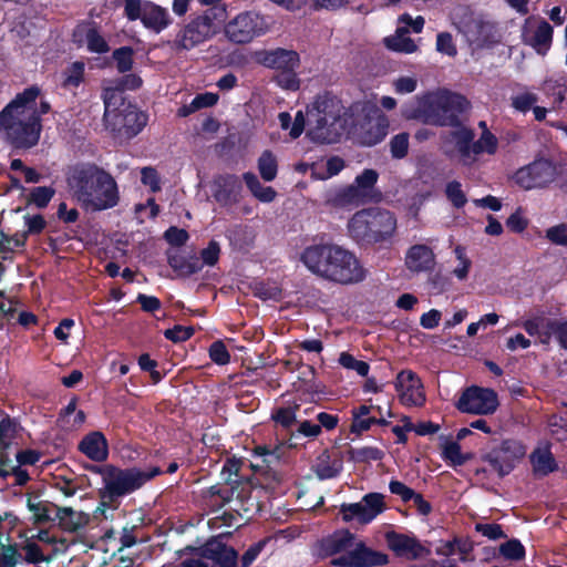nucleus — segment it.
I'll use <instances>...</instances> for the list:
<instances>
[{
    "instance_id": "nucleus-51",
    "label": "nucleus",
    "mask_w": 567,
    "mask_h": 567,
    "mask_svg": "<svg viewBox=\"0 0 567 567\" xmlns=\"http://www.w3.org/2000/svg\"><path fill=\"white\" fill-rule=\"evenodd\" d=\"M339 363L348 370L355 371L360 377H367L370 371L368 362L355 359L349 352H342L340 354Z\"/></svg>"
},
{
    "instance_id": "nucleus-27",
    "label": "nucleus",
    "mask_w": 567,
    "mask_h": 567,
    "mask_svg": "<svg viewBox=\"0 0 567 567\" xmlns=\"http://www.w3.org/2000/svg\"><path fill=\"white\" fill-rule=\"evenodd\" d=\"M529 461L533 472L537 476H547L558 470V464L549 447L535 449L529 455Z\"/></svg>"
},
{
    "instance_id": "nucleus-52",
    "label": "nucleus",
    "mask_w": 567,
    "mask_h": 567,
    "mask_svg": "<svg viewBox=\"0 0 567 567\" xmlns=\"http://www.w3.org/2000/svg\"><path fill=\"white\" fill-rule=\"evenodd\" d=\"M18 425V421L9 415H6L0 421V452L4 451L9 446V443L6 440L13 439L16 436Z\"/></svg>"
},
{
    "instance_id": "nucleus-35",
    "label": "nucleus",
    "mask_w": 567,
    "mask_h": 567,
    "mask_svg": "<svg viewBox=\"0 0 567 567\" xmlns=\"http://www.w3.org/2000/svg\"><path fill=\"white\" fill-rule=\"evenodd\" d=\"M553 32V27L546 20H542L538 23L529 44L538 53H545L550 48Z\"/></svg>"
},
{
    "instance_id": "nucleus-58",
    "label": "nucleus",
    "mask_w": 567,
    "mask_h": 567,
    "mask_svg": "<svg viewBox=\"0 0 567 567\" xmlns=\"http://www.w3.org/2000/svg\"><path fill=\"white\" fill-rule=\"evenodd\" d=\"M436 50L440 53L446 54L449 56H456L457 48L450 32H440L436 35Z\"/></svg>"
},
{
    "instance_id": "nucleus-54",
    "label": "nucleus",
    "mask_w": 567,
    "mask_h": 567,
    "mask_svg": "<svg viewBox=\"0 0 567 567\" xmlns=\"http://www.w3.org/2000/svg\"><path fill=\"white\" fill-rule=\"evenodd\" d=\"M28 233L14 234L8 236L3 231H0V252H12L14 248H20L25 245Z\"/></svg>"
},
{
    "instance_id": "nucleus-22",
    "label": "nucleus",
    "mask_w": 567,
    "mask_h": 567,
    "mask_svg": "<svg viewBox=\"0 0 567 567\" xmlns=\"http://www.w3.org/2000/svg\"><path fill=\"white\" fill-rule=\"evenodd\" d=\"M78 451L95 463H104L110 455L109 442L101 431H91L78 443Z\"/></svg>"
},
{
    "instance_id": "nucleus-40",
    "label": "nucleus",
    "mask_w": 567,
    "mask_h": 567,
    "mask_svg": "<svg viewBox=\"0 0 567 567\" xmlns=\"http://www.w3.org/2000/svg\"><path fill=\"white\" fill-rule=\"evenodd\" d=\"M244 464L243 458H237L236 456L227 457L223 468L221 474L225 476L226 485L225 486H238L241 482L243 476L239 475L240 468Z\"/></svg>"
},
{
    "instance_id": "nucleus-18",
    "label": "nucleus",
    "mask_w": 567,
    "mask_h": 567,
    "mask_svg": "<svg viewBox=\"0 0 567 567\" xmlns=\"http://www.w3.org/2000/svg\"><path fill=\"white\" fill-rule=\"evenodd\" d=\"M394 388L404 405L422 406L425 403L423 383L414 371L409 369L400 371L395 378Z\"/></svg>"
},
{
    "instance_id": "nucleus-56",
    "label": "nucleus",
    "mask_w": 567,
    "mask_h": 567,
    "mask_svg": "<svg viewBox=\"0 0 567 567\" xmlns=\"http://www.w3.org/2000/svg\"><path fill=\"white\" fill-rule=\"evenodd\" d=\"M195 333L194 327H185L181 324H175L173 328L166 329L164 331V337L174 342L179 343L189 340Z\"/></svg>"
},
{
    "instance_id": "nucleus-41",
    "label": "nucleus",
    "mask_w": 567,
    "mask_h": 567,
    "mask_svg": "<svg viewBox=\"0 0 567 567\" xmlns=\"http://www.w3.org/2000/svg\"><path fill=\"white\" fill-rule=\"evenodd\" d=\"M55 194V189L51 186H37L30 189L27 204L34 205L38 208H45Z\"/></svg>"
},
{
    "instance_id": "nucleus-47",
    "label": "nucleus",
    "mask_w": 567,
    "mask_h": 567,
    "mask_svg": "<svg viewBox=\"0 0 567 567\" xmlns=\"http://www.w3.org/2000/svg\"><path fill=\"white\" fill-rule=\"evenodd\" d=\"M445 196L453 207L460 209L467 203L466 194L462 189V184L458 181H451L445 186Z\"/></svg>"
},
{
    "instance_id": "nucleus-60",
    "label": "nucleus",
    "mask_w": 567,
    "mask_h": 567,
    "mask_svg": "<svg viewBox=\"0 0 567 567\" xmlns=\"http://www.w3.org/2000/svg\"><path fill=\"white\" fill-rule=\"evenodd\" d=\"M218 94L205 92L197 94L189 104L188 112H196L200 109L212 107L218 102Z\"/></svg>"
},
{
    "instance_id": "nucleus-59",
    "label": "nucleus",
    "mask_w": 567,
    "mask_h": 567,
    "mask_svg": "<svg viewBox=\"0 0 567 567\" xmlns=\"http://www.w3.org/2000/svg\"><path fill=\"white\" fill-rule=\"evenodd\" d=\"M461 445L457 441L445 442L442 450V457L445 461H450L453 466H462L463 461L461 458Z\"/></svg>"
},
{
    "instance_id": "nucleus-17",
    "label": "nucleus",
    "mask_w": 567,
    "mask_h": 567,
    "mask_svg": "<svg viewBox=\"0 0 567 567\" xmlns=\"http://www.w3.org/2000/svg\"><path fill=\"white\" fill-rule=\"evenodd\" d=\"M452 131L441 135L444 154L452 158L457 156L460 162L470 166V142L473 136V128L463 124L452 126Z\"/></svg>"
},
{
    "instance_id": "nucleus-5",
    "label": "nucleus",
    "mask_w": 567,
    "mask_h": 567,
    "mask_svg": "<svg viewBox=\"0 0 567 567\" xmlns=\"http://www.w3.org/2000/svg\"><path fill=\"white\" fill-rule=\"evenodd\" d=\"M343 110L341 100L331 92L318 94L307 106L308 120L312 124L307 133L309 138L317 144L340 142L347 128Z\"/></svg>"
},
{
    "instance_id": "nucleus-50",
    "label": "nucleus",
    "mask_w": 567,
    "mask_h": 567,
    "mask_svg": "<svg viewBox=\"0 0 567 567\" xmlns=\"http://www.w3.org/2000/svg\"><path fill=\"white\" fill-rule=\"evenodd\" d=\"M298 409V404H295L293 406L279 408L271 414V419L284 429H289L297 422L296 413Z\"/></svg>"
},
{
    "instance_id": "nucleus-42",
    "label": "nucleus",
    "mask_w": 567,
    "mask_h": 567,
    "mask_svg": "<svg viewBox=\"0 0 567 567\" xmlns=\"http://www.w3.org/2000/svg\"><path fill=\"white\" fill-rule=\"evenodd\" d=\"M112 58L115 61L117 72L127 73L134 64V49L128 45L120 47L113 51Z\"/></svg>"
},
{
    "instance_id": "nucleus-8",
    "label": "nucleus",
    "mask_w": 567,
    "mask_h": 567,
    "mask_svg": "<svg viewBox=\"0 0 567 567\" xmlns=\"http://www.w3.org/2000/svg\"><path fill=\"white\" fill-rule=\"evenodd\" d=\"M378 181L379 173L375 169L364 168L351 184L336 192L334 204L341 207L379 204L383 199V194L377 188Z\"/></svg>"
},
{
    "instance_id": "nucleus-31",
    "label": "nucleus",
    "mask_w": 567,
    "mask_h": 567,
    "mask_svg": "<svg viewBox=\"0 0 567 567\" xmlns=\"http://www.w3.org/2000/svg\"><path fill=\"white\" fill-rule=\"evenodd\" d=\"M40 94V87L31 85L21 93H18L6 107H9V111L17 110L19 115H24V113H29L35 105V101Z\"/></svg>"
},
{
    "instance_id": "nucleus-12",
    "label": "nucleus",
    "mask_w": 567,
    "mask_h": 567,
    "mask_svg": "<svg viewBox=\"0 0 567 567\" xmlns=\"http://www.w3.org/2000/svg\"><path fill=\"white\" fill-rule=\"evenodd\" d=\"M557 175L556 164L551 159L540 157L518 168L513 178L519 187L529 190L547 187L556 179Z\"/></svg>"
},
{
    "instance_id": "nucleus-13",
    "label": "nucleus",
    "mask_w": 567,
    "mask_h": 567,
    "mask_svg": "<svg viewBox=\"0 0 567 567\" xmlns=\"http://www.w3.org/2000/svg\"><path fill=\"white\" fill-rule=\"evenodd\" d=\"M266 31L267 24L264 17L252 11L239 13L225 25L228 40L238 44L249 43Z\"/></svg>"
},
{
    "instance_id": "nucleus-21",
    "label": "nucleus",
    "mask_w": 567,
    "mask_h": 567,
    "mask_svg": "<svg viewBox=\"0 0 567 567\" xmlns=\"http://www.w3.org/2000/svg\"><path fill=\"white\" fill-rule=\"evenodd\" d=\"M257 61L268 69L278 72L288 69H298L300 65L299 53L295 50L276 48L269 51H261L257 55Z\"/></svg>"
},
{
    "instance_id": "nucleus-32",
    "label": "nucleus",
    "mask_w": 567,
    "mask_h": 567,
    "mask_svg": "<svg viewBox=\"0 0 567 567\" xmlns=\"http://www.w3.org/2000/svg\"><path fill=\"white\" fill-rule=\"evenodd\" d=\"M243 181L251 195L261 203H271L277 197V192L271 186H264L252 172L243 174Z\"/></svg>"
},
{
    "instance_id": "nucleus-39",
    "label": "nucleus",
    "mask_w": 567,
    "mask_h": 567,
    "mask_svg": "<svg viewBox=\"0 0 567 567\" xmlns=\"http://www.w3.org/2000/svg\"><path fill=\"white\" fill-rule=\"evenodd\" d=\"M104 125L114 136L125 138L124 107L104 112Z\"/></svg>"
},
{
    "instance_id": "nucleus-57",
    "label": "nucleus",
    "mask_w": 567,
    "mask_h": 567,
    "mask_svg": "<svg viewBox=\"0 0 567 567\" xmlns=\"http://www.w3.org/2000/svg\"><path fill=\"white\" fill-rule=\"evenodd\" d=\"M208 353L210 360L218 365L228 364L230 361V353L221 340L214 341L209 346Z\"/></svg>"
},
{
    "instance_id": "nucleus-20",
    "label": "nucleus",
    "mask_w": 567,
    "mask_h": 567,
    "mask_svg": "<svg viewBox=\"0 0 567 567\" xmlns=\"http://www.w3.org/2000/svg\"><path fill=\"white\" fill-rule=\"evenodd\" d=\"M243 185L235 174L219 175L214 181L213 196L223 207H229L239 203Z\"/></svg>"
},
{
    "instance_id": "nucleus-53",
    "label": "nucleus",
    "mask_w": 567,
    "mask_h": 567,
    "mask_svg": "<svg viewBox=\"0 0 567 567\" xmlns=\"http://www.w3.org/2000/svg\"><path fill=\"white\" fill-rule=\"evenodd\" d=\"M297 69L280 71L275 75V82L285 90L297 91L300 87V80Z\"/></svg>"
},
{
    "instance_id": "nucleus-16",
    "label": "nucleus",
    "mask_w": 567,
    "mask_h": 567,
    "mask_svg": "<svg viewBox=\"0 0 567 567\" xmlns=\"http://www.w3.org/2000/svg\"><path fill=\"white\" fill-rule=\"evenodd\" d=\"M458 30L464 34L470 44L477 48H489L498 43L496 27L474 16L462 19Z\"/></svg>"
},
{
    "instance_id": "nucleus-6",
    "label": "nucleus",
    "mask_w": 567,
    "mask_h": 567,
    "mask_svg": "<svg viewBox=\"0 0 567 567\" xmlns=\"http://www.w3.org/2000/svg\"><path fill=\"white\" fill-rule=\"evenodd\" d=\"M349 237L361 247L391 244L396 233L394 213L381 207H368L355 212L348 220Z\"/></svg>"
},
{
    "instance_id": "nucleus-3",
    "label": "nucleus",
    "mask_w": 567,
    "mask_h": 567,
    "mask_svg": "<svg viewBox=\"0 0 567 567\" xmlns=\"http://www.w3.org/2000/svg\"><path fill=\"white\" fill-rule=\"evenodd\" d=\"M470 106L467 99L450 90L429 91L414 97L402 112L408 120L437 127L458 126Z\"/></svg>"
},
{
    "instance_id": "nucleus-24",
    "label": "nucleus",
    "mask_w": 567,
    "mask_h": 567,
    "mask_svg": "<svg viewBox=\"0 0 567 567\" xmlns=\"http://www.w3.org/2000/svg\"><path fill=\"white\" fill-rule=\"evenodd\" d=\"M234 494L235 486L215 484L202 489V504L210 513H215L226 506L233 499Z\"/></svg>"
},
{
    "instance_id": "nucleus-38",
    "label": "nucleus",
    "mask_w": 567,
    "mask_h": 567,
    "mask_svg": "<svg viewBox=\"0 0 567 567\" xmlns=\"http://www.w3.org/2000/svg\"><path fill=\"white\" fill-rule=\"evenodd\" d=\"M85 64L83 61L72 62L63 72L62 86L76 89L84 82Z\"/></svg>"
},
{
    "instance_id": "nucleus-37",
    "label": "nucleus",
    "mask_w": 567,
    "mask_h": 567,
    "mask_svg": "<svg viewBox=\"0 0 567 567\" xmlns=\"http://www.w3.org/2000/svg\"><path fill=\"white\" fill-rule=\"evenodd\" d=\"M363 508L365 511V519L368 524L371 523L379 514L383 513L386 508L384 503V495L381 493L372 492L362 497Z\"/></svg>"
},
{
    "instance_id": "nucleus-36",
    "label": "nucleus",
    "mask_w": 567,
    "mask_h": 567,
    "mask_svg": "<svg viewBox=\"0 0 567 567\" xmlns=\"http://www.w3.org/2000/svg\"><path fill=\"white\" fill-rule=\"evenodd\" d=\"M258 172L265 182H271L277 177L278 161L270 150H265L257 161Z\"/></svg>"
},
{
    "instance_id": "nucleus-19",
    "label": "nucleus",
    "mask_w": 567,
    "mask_h": 567,
    "mask_svg": "<svg viewBox=\"0 0 567 567\" xmlns=\"http://www.w3.org/2000/svg\"><path fill=\"white\" fill-rule=\"evenodd\" d=\"M385 542L388 547L398 556L406 557L409 559H417L426 557L431 550L422 545L414 536L401 534L395 530L385 533Z\"/></svg>"
},
{
    "instance_id": "nucleus-49",
    "label": "nucleus",
    "mask_w": 567,
    "mask_h": 567,
    "mask_svg": "<svg viewBox=\"0 0 567 567\" xmlns=\"http://www.w3.org/2000/svg\"><path fill=\"white\" fill-rule=\"evenodd\" d=\"M22 560L17 544L0 546V567H16Z\"/></svg>"
},
{
    "instance_id": "nucleus-30",
    "label": "nucleus",
    "mask_w": 567,
    "mask_h": 567,
    "mask_svg": "<svg viewBox=\"0 0 567 567\" xmlns=\"http://www.w3.org/2000/svg\"><path fill=\"white\" fill-rule=\"evenodd\" d=\"M146 113L138 111L135 106L128 104L124 106L125 138L130 140L136 136L147 124Z\"/></svg>"
},
{
    "instance_id": "nucleus-7",
    "label": "nucleus",
    "mask_w": 567,
    "mask_h": 567,
    "mask_svg": "<svg viewBox=\"0 0 567 567\" xmlns=\"http://www.w3.org/2000/svg\"><path fill=\"white\" fill-rule=\"evenodd\" d=\"M0 127L6 131L8 141L14 148L23 150H29L39 143L43 128L42 120L38 115L24 113L16 116L9 107L0 112Z\"/></svg>"
},
{
    "instance_id": "nucleus-55",
    "label": "nucleus",
    "mask_w": 567,
    "mask_h": 567,
    "mask_svg": "<svg viewBox=\"0 0 567 567\" xmlns=\"http://www.w3.org/2000/svg\"><path fill=\"white\" fill-rule=\"evenodd\" d=\"M390 152L393 158H404L409 152V134L402 132L394 135L390 141Z\"/></svg>"
},
{
    "instance_id": "nucleus-10",
    "label": "nucleus",
    "mask_w": 567,
    "mask_h": 567,
    "mask_svg": "<svg viewBox=\"0 0 567 567\" xmlns=\"http://www.w3.org/2000/svg\"><path fill=\"white\" fill-rule=\"evenodd\" d=\"M525 455L526 446L522 441L505 439L498 445L482 454L481 460L488 463L499 478H504L515 470Z\"/></svg>"
},
{
    "instance_id": "nucleus-61",
    "label": "nucleus",
    "mask_w": 567,
    "mask_h": 567,
    "mask_svg": "<svg viewBox=\"0 0 567 567\" xmlns=\"http://www.w3.org/2000/svg\"><path fill=\"white\" fill-rule=\"evenodd\" d=\"M545 237L554 245L567 247V224L561 223L547 228Z\"/></svg>"
},
{
    "instance_id": "nucleus-11",
    "label": "nucleus",
    "mask_w": 567,
    "mask_h": 567,
    "mask_svg": "<svg viewBox=\"0 0 567 567\" xmlns=\"http://www.w3.org/2000/svg\"><path fill=\"white\" fill-rule=\"evenodd\" d=\"M141 487L142 482L137 468H121L112 465L97 494L100 499L118 503L121 497L130 495Z\"/></svg>"
},
{
    "instance_id": "nucleus-28",
    "label": "nucleus",
    "mask_w": 567,
    "mask_h": 567,
    "mask_svg": "<svg viewBox=\"0 0 567 567\" xmlns=\"http://www.w3.org/2000/svg\"><path fill=\"white\" fill-rule=\"evenodd\" d=\"M225 547L226 544L221 542L220 536H212L200 546H186L182 554H194L196 556L204 557L205 559H209L216 565Z\"/></svg>"
},
{
    "instance_id": "nucleus-1",
    "label": "nucleus",
    "mask_w": 567,
    "mask_h": 567,
    "mask_svg": "<svg viewBox=\"0 0 567 567\" xmlns=\"http://www.w3.org/2000/svg\"><path fill=\"white\" fill-rule=\"evenodd\" d=\"M300 259L312 274L336 284H358L367 276L357 256L337 244L310 245L303 249Z\"/></svg>"
},
{
    "instance_id": "nucleus-15",
    "label": "nucleus",
    "mask_w": 567,
    "mask_h": 567,
    "mask_svg": "<svg viewBox=\"0 0 567 567\" xmlns=\"http://www.w3.org/2000/svg\"><path fill=\"white\" fill-rule=\"evenodd\" d=\"M280 447L270 449L267 445L255 446L254 456L260 457V463H250L255 474H259V485L266 489H275L282 481L277 466L280 464Z\"/></svg>"
},
{
    "instance_id": "nucleus-43",
    "label": "nucleus",
    "mask_w": 567,
    "mask_h": 567,
    "mask_svg": "<svg viewBox=\"0 0 567 567\" xmlns=\"http://www.w3.org/2000/svg\"><path fill=\"white\" fill-rule=\"evenodd\" d=\"M545 328V334L548 338L555 336L559 346L567 351V320L547 319Z\"/></svg>"
},
{
    "instance_id": "nucleus-62",
    "label": "nucleus",
    "mask_w": 567,
    "mask_h": 567,
    "mask_svg": "<svg viewBox=\"0 0 567 567\" xmlns=\"http://www.w3.org/2000/svg\"><path fill=\"white\" fill-rule=\"evenodd\" d=\"M538 101V96L534 93H523L512 99V105L515 110L526 113L532 110Z\"/></svg>"
},
{
    "instance_id": "nucleus-48",
    "label": "nucleus",
    "mask_w": 567,
    "mask_h": 567,
    "mask_svg": "<svg viewBox=\"0 0 567 567\" xmlns=\"http://www.w3.org/2000/svg\"><path fill=\"white\" fill-rule=\"evenodd\" d=\"M340 513L342 515V520L349 523L353 519H357L360 524H368L365 519V511L363 508L362 501L359 503H343L340 506Z\"/></svg>"
},
{
    "instance_id": "nucleus-9",
    "label": "nucleus",
    "mask_w": 567,
    "mask_h": 567,
    "mask_svg": "<svg viewBox=\"0 0 567 567\" xmlns=\"http://www.w3.org/2000/svg\"><path fill=\"white\" fill-rule=\"evenodd\" d=\"M227 17L225 7H212L200 14L192 16L190 20L176 35V47L192 50L215 34L214 21L224 22Z\"/></svg>"
},
{
    "instance_id": "nucleus-25",
    "label": "nucleus",
    "mask_w": 567,
    "mask_h": 567,
    "mask_svg": "<svg viewBox=\"0 0 567 567\" xmlns=\"http://www.w3.org/2000/svg\"><path fill=\"white\" fill-rule=\"evenodd\" d=\"M141 22L146 29L159 33L172 23V19L165 8L145 0L144 14Z\"/></svg>"
},
{
    "instance_id": "nucleus-23",
    "label": "nucleus",
    "mask_w": 567,
    "mask_h": 567,
    "mask_svg": "<svg viewBox=\"0 0 567 567\" xmlns=\"http://www.w3.org/2000/svg\"><path fill=\"white\" fill-rule=\"evenodd\" d=\"M435 265L433 250L424 244L411 246L405 255V266L412 272H429L434 269Z\"/></svg>"
},
{
    "instance_id": "nucleus-26",
    "label": "nucleus",
    "mask_w": 567,
    "mask_h": 567,
    "mask_svg": "<svg viewBox=\"0 0 567 567\" xmlns=\"http://www.w3.org/2000/svg\"><path fill=\"white\" fill-rule=\"evenodd\" d=\"M361 143L367 146H374L382 142L388 134L389 120L384 114L369 118L361 125Z\"/></svg>"
},
{
    "instance_id": "nucleus-44",
    "label": "nucleus",
    "mask_w": 567,
    "mask_h": 567,
    "mask_svg": "<svg viewBox=\"0 0 567 567\" xmlns=\"http://www.w3.org/2000/svg\"><path fill=\"white\" fill-rule=\"evenodd\" d=\"M384 456V452L379 447L363 446L360 449H350L349 460L355 463H367L370 461H381Z\"/></svg>"
},
{
    "instance_id": "nucleus-33",
    "label": "nucleus",
    "mask_w": 567,
    "mask_h": 567,
    "mask_svg": "<svg viewBox=\"0 0 567 567\" xmlns=\"http://www.w3.org/2000/svg\"><path fill=\"white\" fill-rule=\"evenodd\" d=\"M408 34L409 29L406 27H399L394 35L384 39V44L394 52L413 53L417 50V45Z\"/></svg>"
},
{
    "instance_id": "nucleus-29",
    "label": "nucleus",
    "mask_w": 567,
    "mask_h": 567,
    "mask_svg": "<svg viewBox=\"0 0 567 567\" xmlns=\"http://www.w3.org/2000/svg\"><path fill=\"white\" fill-rule=\"evenodd\" d=\"M27 507L32 513V522L34 525H45L55 522L54 514L56 513L58 505L49 501L33 499L28 497Z\"/></svg>"
},
{
    "instance_id": "nucleus-14",
    "label": "nucleus",
    "mask_w": 567,
    "mask_h": 567,
    "mask_svg": "<svg viewBox=\"0 0 567 567\" xmlns=\"http://www.w3.org/2000/svg\"><path fill=\"white\" fill-rule=\"evenodd\" d=\"M499 405L497 393L493 389L471 385L466 388L455 403L462 413L489 415Z\"/></svg>"
},
{
    "instance_id": "nucleus-2",
    "label": "nucleus",
    "mask_w": 567,
    "mask_h": 567,
    "mask_svg": "<svg viewBox=\"0 0 567 567\" xmlns=\"http://www.w3.org/2000/svg\"><path fill=\"white\" fill-rule=\"evenodd\" d=\"M354 540L349 529H337L312 545V556L317 560L333 557L332 567H380L389 563L386 554L369 548L363 542L354 544Z\"/></svg>"
},
{
    "instance_id": "nucleus-4",
    "label": "nucleus",
    "mask_w": 567,
    "mask_h": 567,
    "mask_svg": "<svg viewBox=\"0 0 567 567\" xmlns=\"http://www.w3.org/2000/svg\"><path fill=\"white\" fill-rule=\"evenodd\" d=\"M69 185L80 202L93 210H105L118 204L120 194L114 177L94 163H81L73 167Z\"/></svg>"
},
{
    "instance_id": "nucleus-46",
    "label": "nucleus",
    "mask_w": 567,
    "mask_h": 567,
    "mask_svg": "<svg viewBox=\"0 0 567 567\" xmlns=\"http://www.w3.org/2000/svg\"><path fill=\"white\" fill-rule=\"evenodd\" d=\"M499 554L507 560L518 561L525 558L526 550L520 540L512 538L499 546Z\"/></svg>"
},
{
    "instance_id": "nucleus-45",
    "label": "nucleus",
    "mask_w": 567,
    "mask_h": 567,
    "mask_svg": "<svg viewBox=\"0 0 567 567\" xmlns=\"http://www.w3.org/2000/svg\"><path fill=\"white\" fill-rule=\"evenodd\" d=\"M86 48L90 52L97 54H104L110 51L107 41L100 33L95 24L89 28V33L86 34Z\"/></svg>"
},
{
    "instance_id": "nucleus-63",
    "label": "nucleus",
    "mask_w": 567,
    "mask_h": 567,
    "mask_svg": "<svg viewBox=\"0 0 567 567\" xmlns=\"http://www.w3.org/2000/svg\"><path fill=\"white\" fill-rule=\"evenodd\" d=\"M164 238L169 245L181 247L187 243L189 235L183 228L171 226L165 230Z\"/></svg>"
},
{
    "instance_id": "nucleus-64",
    "label": "nucleus",
    "mask_w": 567,
    "mask_h": 567,
    "mask_svg": "<svg viewBox=\"0 0 567 567\" xmlns=\"http://www.w3.org/2000/svg\"><path fill=\"white\" fill-rule=\"evenodd\" d=\"M268 543V538H262L257 543L250 545L247 550L241 555L240 564L241 567H249L260 555L262 549Z\"/></svg>"
},
{
    "instance_id": "nucleus-34",
    "label": "nucleus",
    "mask_w": 567,
    "mask_h": 567,
    "mask_svg": "<svg viewBox=\"0 0 567 567\" xmlns=\"http://www.w3.org/2000/svg\"><path fill=\"white\" fill-rule=\"evenodd\" d=\"M54 518L60 528L64 532L74 533L83 527L84 523L80 519L76 512L72 507L58 506Z\"/></svg>"
}]
</instances>
